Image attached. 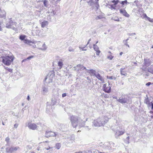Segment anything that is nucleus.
<instances>
[{"instance_id":"58","label":"nucleus","mask_w":153,"mask_h":153,"mask_svg":"<svg viewBox=\"0 0 153 153\" xmlns=\"http://www.w3.org/2000/svg\"><path fill=\"white\" fill-rule=\"evenodd\" d=\"M114 20L115 21H120V19L118 18H116V19H114Z\"/></svg>"},{"instance_id":"62","label":"nucleus","mask_w":153,"mask_h":153,"mask_svg":"<svg viewBox=\"0 0 153 153\" xmlns=\"http://www.w3.org/2000/svg\"><path fill=\"white\" fill-rule=\"evenodd\" d=\"M85 127V128L86 129L88 130H90L91 129V128H88V127H89L88 126H86Z\"/></svg>"},{"instance_id":"47","label":"nucleus","mask_w":153,"mask_h":153,"mask_svg":"<svg viewBox=\"0 0 153 153\" xmlns=\"http://www.w3.org/2000/svg\"><path fill=\"white\" fill-rule=\"evenodd\" d=\"M68 51L70 52H74V50L72 48L69 47L68 48Z\"/></svg>"},{"instance_id":"39","label":"nucleus","mask_w":153,"mask_h":153,"mask_svg":"<svg viewBox=\"0 0 153 153\" xmlns=\"http://www.w3.org/2000/svg\"><path fill=\"white\" fill-rule=\"evenodd\" d=\"M24 42L25 43L27 44H30L31 42V41L28 40L27 39H25L24 41Z\"/></svg>"},{"instance_id":"49","label":"nucleus","mask_w":153,"mask_h":153,"mask_svg":"<svg viewBox=\"0 0 153 153\" xmlns=\"http://www.w3.org/2000/svg\"><path fill=\"white\" fill-rule=\"evenodd\" d=\"M6 70H7L8 71L10 72H12V71H13V69H10V68H7L6 69Z\"/></svg>"},{"instance_id":"18","label":"nucleus","mask_w":153,"mask_h":153,"mask_svg":"<svg viewBox=\"0 0 153 153\" xmlns=\"http://www.w3.org/2000/svg\"><path fill=\"white\" fill-rule=\"evenodd\" d=\"M6 16V13L4 10H1L0 9V17L5 18Z\"/></svg>"},{"instance_id":"46","label":"nucleus","mask_w":153,"mask_h":153,"mask_svg":"<svg viewBox=\"0 0 153 153\" xmlns=\"http://www.w3.org/2000/svg\"><path fill=\"white\" fill-rule=\"evenodd\" d=\"M102 18V16H101L100 15V16H97L96 17L95 19L96 20H98L99 19H101Z\"/></svg>"},{"instance_id":"50","label":"nucleus","mask_w":153,"mask_h":153,"mask_svg":"<svg viewBox=\"0 0 153 153\" xmlns=\"http://www.w3.org/2000/svg\"><path fill=\"white\" fill-rule=\"evenodd\" d=\"M10 140V138L9 137H7L6 139H5V141L7 143H8L9 142V141Z\"/></svg>"},{"instance_id":"8","label":"nucleus","mask_w":153,"mask_h":153,"mask_svg":"<svg viewBox=\"0 0 153 153\" xmlns=\"http://www.w3.org/2000/svg\"><path fill=\"white\" fill-rule=\"evenodd\" d=\"M19 148V147L18 146L8 147L6 149V151L8 153H12V152L16 151Z\"/></svg>"},{"instance_id":"33","label":"nucleus","mask_w":153,"mask_h":153,"mask_svg":"<svg viewBox=\"0 0 153 153\" xmlns=\"http://www.w3.org/2000/svg\"><path fill=\"white\" fill-rule=\"evenodd\" d=\"M61 146V144L59 143H57L56 145V148L57 149H59Z\"/></svg>"},{"instance_id":"60","label":"nucleus","mask_w":153,"mask_h":153,"mask_svg":"<svg viewBox=\"0 0 153 153\" xmlns=\"http://www.w3.org/2000/svg\"><path fill=\"white\" fill-rule=\"evenodd\" d=\"M35 13L36 14L37 13V14L39 15L40 14V11L38 10H36Z\"/></svg>"},{"instance_id":"54","label":"nucleus","mask_w":153,"mask_h":153,"mask_svg":"<svg viewBox=\"0 0 153 153\" xmlns=\"http://www.w3.org/2000/svg\"><path fill=\"white\" fill-rule=\"evenodd\" d=\"M86 46H85V47H84L83 48H81L80 47H79V48H80V49H81L82 50V51H86V49H84V48L86 47Z\"/></svg>"},{"instance_id":"9","label":"nucleus","mask_w":153,"mask_h":153,"mask_svg":"<svg viewBox=\"0 0 153 153\" xmlns=\"http://www.w3.org/2000/svg\"><path fill=\"white\" fill-rule=\"evenodd\" d=\"M49 91L48 86L44 84L42 85V88L41 93L43 95L46 94Z\"/></svg>"},{"instance_id":"32","label":"nucleus","mask_w":153,"mask_h":153,"mask_svg":"<svg viewBox=\"0 0 153 153\" xmlns=\"http://www.w3.org/2000/svg\"><path fill=\"white\" fill-rule=\"evenodd\" d=\"M79 65L83 66L82 65H77V66H76V68H77V71H82V69L81 68V67H80V66H79Z\"/></svg>"},{"instance_id":"57","label":"nucleus","mask_w":153,"mask_h":153,"mask_svg":"<svg viewBox=\"0 0 153 153\" xmlns=\"http://www.w3.org/2000/svg\"><path fill=\"white\" fill-rule=\"evenodd\" d=\"M111 7L112 9H115V7L113 5H111Z\"/></svg>"},{"instance_id":"15","label":"nucleus","mask_w":153,"mask_h":153,"mask_svg":"<svg viewBox=\"0 0 153 153\" xmlns=\"http://www.w3.org/2000/svg\"><path fill=\"white\" fill-rule=\"evenodd\" d=\"M120 13L126 17H129L130 16V15L127 13L125 10L120 9Z\"/></svg>"},{"instance_id":"63","label":"nucleus","mask_w":153,"mask_h":153,"mask_svg":"<svg viewBox=\"0 0 153 153\" xmlns=\"http://www.w3.org/2000/svg\"><path fill=\"white\" fill-rule=\"evenodd\" d=\"M18 125L17 124H15L14 125V127L16 128L18 127Z\"/></svg>"},{"instance_id":"44","label":"nucleus","mask_w":153,"mask_h":153,"mask_svg":"<svg viewBox=\"0 0 153 153\" xmlns=\"http://www.w3.org/2000/svg\"><path fill=\"white\" fill-rule=\"evenodd\" d=\"M107 58L110 60H111L113 58V56H112L111 55H110L107 56Z\"/></svg>"},{"instance_id":"13","label":"nucleus","mask_w":153,"mask_h":153,"mask_svg":"<svg viewBox=\"0 0 153 153\" xmlns=\"http://www.w3.org/2000/svg\"><path fill=\"white\" fill-rule=\"evenodd\" d=\"M55 75L54 72L53 71H51L45 77L44 81L45 82L46 80V79L48 78H49L51 80L52 79V78H53Z\"/></svg>"},{"instance_id":"21","label":"nucleus","mask_w":153,"mask_h":153,"mask_svg":"<svg viewBox=\"0 0 153 153\" xmlns=\"http://www.w3.org/2000/svg\"><path fill=\"white\" fill-rule=\"evenodd\" d=\"M88 72L91 74V76H95L96 74V71L95 70L93 69L88 70Z\"/></svg>"},{"instance_id":"36","label":"nucleus","mask_w":153,"mask_h":153,"mask_svg":"<svg viewBox=\"0 0 153 153\" xmlns=\"http://www.w3.org/2000/svg\"><path fill=\"white\" fill-rule=\"evenodd\" d=\"M25 35H21L19 36V39L22 40H25Z\"/></svg>"},{"instance_id":"24","label":"nucleus","mask_w":153,"mask_h":153,"mask_svg":"<svg viewBox=\"0 0 153 153\" xmlns=\"http://www.w3.org/2000/svg\"><path fill=\"white\" fill-rule=\"evenodd\" d=\"M88 5L91 6H92V9H93L94 7H93L95 2L93 1V0H90L89 1H88Z\"/></svg>"},{"instance_id":"40","label":"nucleus","mask_w":153,"mask_h":153,"mask_svg":"<svg viewBox=\"0 0 153 153\" xmlns=\"http://www.w3.org/2000/svg\"><path fill=\"white\" fill-rule=\"evenodd\" d=\"M144 102L146 104H149V101L148 98H146L145 99L144 101Z\"/></svg>"},{"instance_id":"42","label":"nucleus","mask_w":153,"mask_h":153,"mask_svg":"<svg viewBox=\"0 0 153 153\" xmlns=\"http://www.w3.org/2000/svg\"><path fill=\"white\" fill-rule=\"evenodd\" d=\"M146 20H148L149 22H153V19H151V18H150V17H147V19H146Z\"/></svg>"},{"instance_id":"6","label":"nucleus","mask_w":153,"mask_h":153,"mask_svg":"<svg viewBox=\"0 0 153 153\" xmlns=\"http://www.w3.org/2000/svg\"><path fill=\"white\" fill-rule=\"evenodd\" d=\"M16 23L13 21L12 20L9 19L8 21H7L6 24V27L7 28H11L14 30H16V28L15 26H16Z\"/></svg>"},{"instance_id":"43","label":"nucleus","mask_w":153,"mask_h":153,"mask_svg":"<svg viewBox=\"0 0 153 153\" xmlns=\"http://www.w3.org/2000/svg\"><path fill=\"white\" fill-rule=\"evenodd\" d=\"M119 2V1L118 0H116V1L113 0V1H112V3H114V5H116L118 3V2Z\"/></svg>"},{"instance_id":"25","label":"nucleus","mask_w":153,"mask_h":153,"mask_svg":"<svg viewBox=\"0 0 153 153\" xmlns=\"http://www.w3.org/2000/svg\"><path fill=\"white\" fill-rule=\"evenodd\" d=\"M148 71L149 72L153 74V65H151L148 68Z\"/></svg>"},{"instance_id":"1","label":"nucleus","mask_w":153,"mask_h":153,"mask_svg":"<svg viewBox=\"0 0 153 153\" xmlns=\"http://www.w3.org/2000/svg\"><path fill=\"white\" fill-rule=\"evenodd\" d=\"M69 119L74 128H76L78 125L80 127H83L85 125L84 121L76 116L72 115L70 117Z\"/></svg>"},{"instance_id":"48","label":"nucleus","mask_w":153,"mask_h":153,"mask_svg":"<svg viewBox=\"0 0 153 153\" xmlns=\"http://www.w3.org/2000/svg\"><path fill=\"white\" fill-rule=\"evenodd\" d=\"M143 16L144 18L145 19H147V17H148V16H147L146 14L145 13L143 14Z\"/></svg>"},{"instance_id":"19","label":"nucleus","mask_w":153,"mask_h":153,"mask_svg":"<svg viewBox=\"0 0 153 153\" xmlns=\"http://www.w3.org/2000/svg\"><path fill=\"white\" fill-rule=\"evenodd\" d=\"M144 65L148 67L151 64V62L149 59H144Z\"/></svg>"},{"instance_id":"64","label":"nucleus","mask_w":153,"mask_h":153,"mask_svg":"<svg viewBox=\"0 0 153 153\" xmlns=\"http://www.w3.org/2000/svg\"><path fill=\"white\" fill-rule=\"evenodd\" d=\"M45 149H47V150H49L50 149H52V148H51L50 147H49L48 148H45Z\"/></svg>"},{"instance_id":"14","label":"nucleus","mask_w":153,"mask_h":153,"mask_svg":"<svg viewBox=\"0 0 153 153\" xmlns=\"http://www.w3.org/2000/svg\"><path fill=\"white\" fill-rule=\"evenodd\" d=\"M79 66L81 67V68L82 69V72H81V74L82 75L85 76V75L87 73H88V70L86 69L85 67H84L83 66L79 65Z\"/></svg>"},{"instance_id":"7","label":"nucleus","mask_w":153,"mask_h":153,"mask_svg":"<svg viewBox=\"0 0 153 153\" xmlns=\"http://www.w3.org/2000/svg\"><path fill=\"white\" fill-rule=\"evenodd\" d=\"M121 130H120L118 129L115 131V137L117 138H118L120 136L123 135L125 132V130L124 129L121 128Z\"/></svg>"},{"instance_id":"52","label":"nucleus","mask_w":153,"mask_h":153,"mask_svg":"<svg viewBox=\"0 0 153 153\" xmlns=\"http://www.w3.org/2000/svg\"><path fill=\"white\" fill-rule=\"evenodd\" d=\"M96 54L97 55H99L100 53V51L99 50L97 51H96Z\"/></svg>"},{"instance_id":"29","label":"nucleus","mask_w":153,"mask_h":153,"mask_svg":"<svg viewBox=\"0 0 153 153\" xmlns=\"http://www.w3.org/2000/svg\"><path fill=\"white\" fill-rule=\"evenodd\" d=\"M4 25L3 23V22H2L1 21H0V31H2L3 30L2 27H3Z\"/></svg>"},{"instance_id":"27","label":"nucleus","mask_w":153,"mask_h":153,"mask_svg":"<svg viewBox=\"0 0 153 153\" xmlns=\"http://www.w3.org/2000/svg\"><path fill=\"white\" fill-rule=\"evenodd\" d=\"M58 66L59 67V69H61L62 68L63 65V62L62 61V60H60L58 62Z\"/></svg>"},{"instance_id":"2","label":"nucleus","mask_w":153,"mask_h":153,"mask_svg":"<svg viewBox=\"0 0 153 153\" xmlns=\"http://www.w3.org/2000/svg\"><path fill=\"white\" fill-rule=\"evenodd\" d=\"M108 121L107 118L104 116L99 117L93 122V125L95 127H100L104 126Z\"/></svg>"},{"instance_id":"38","label":"nucleus","mask_w":153,"mask_h":153,"mask_svg":"<svg viewBox=\"0 0 153 153\" xmlns=\"http://www.w3.org/2000/svg\"><path fill=\"white\" fill-rule=\"evenodd\" d=\"M128 3L127 1V0H125L124 1H122L120 3L123 5H124Z\"/></svg>"},{"instance_id":"22","label":"nucleus","mask_w":153,"mask_h":153,"mask_svg":"<svg viewBox=\"0 0 153 153\" xmlns=\"http://www.w3.org/2000/svg\"><path fill=\"white\" fill-rule=\"evenodd\" d=\"M125 68H121L120 69V74L122 75H124L125 76H126L127 75V73H126V71H124Z\"/></svg>"},{"instance_id":"51","label":"nucleus","mask_w":153,"mask_h":153,"mask_svg":"<svg viewBox=\"0 0 153 153\" xmlns=\"http://www.w3.org/2000/svg\"><path fill=\"white\" fill-rule=\"evenodd\" d=\"M27 149H30L32 148V147L30 146V145H28L26 147Z\"/></svg>"},{"instance_id":"45","label":"nucleus","mask_w":153,"mask_h":153,"mask_svg":"<svg viewBox=\"0 0 153 153\" xmlns=\"http://www.w3.org/2000/svg\"><path fill=\"white\" fill-rule=\"evenodd\" d=\"M61 0H51V2L53 3V4L56 3L55 1H60Z\"/></svg>"},{"instance_id":"11","label":"nucleus","mask_w":153,"mask_h":153,"mask_svg":"<svg viewBox=\"0 0 153 153\" xmlns=\"http://www.w3.org/2000/svg\"><path fill=\"white\" fill-rule=\"evenodd\" d=\"M56 135V133L52 131H46L45 133V137H55Z\"/></svg>"},{"instance_id":"16","label":"nucleus","mask_w":153,"mask_h":153,"mask_svg":"<svg viewBox=\"0 0 153 153\" xmlns=\"http://www.w3.org/2000/svg\"><path fill=\"white\" fill-rule=\"evenodd\" d=\"M68 143H73L75 140V135L74 134L71 135L68 137Z\"/></svg>"},{"instance_id":"31","label":"nucleus","mask_w":153,"mask_h":153,"mask_svg":"<svg viewBox=\"0 0 153 153\" xmlns=\"http://www.w3.org/2000/svg\"><path fill=\"white\" fill-rule=\"evenodd\" d=\"M94 6H95L96 9L97 10L98 9V8L99 7V5L98 1H96V2H95Z\"/></svg>"},{"instance_id":"59","label":"nucleus","mask_w":153,"mask_h":153,"mask_svg":"<svg viewBox=\"0 0 153 153\" xmlns=\"http://www.w3.org/2000/svg\"><path fill=\"white\" fill-rule=\"evenodd\" d=\"M95 152L96 153H101L102 152H100L98 150H96L95 151Z\"/></svg>"},{"instance_id":"3","label":"nucleus","mask_w":153,"mask_h":153,"mask_svg":"<svg viewBox=\"0 0 153 153\" xmlns=\"http://www.w3.org/2000/svg\"><path fill=\"white\" fill-rule=\"evenodd\" d=\"M37 125H40V127H39V126H37V125L34 123H28V126L29 129L32 130H34L36 129L39 131H41L43 129L44 125L42 124L41 123H37Z\"/></svg>"},{"instance_id":"12","label":"nucleus","mask_w":153,"mask_h":153,"mask_svg":"<svg viewBox=\"0 0 153 153\" xmlns=\"http://www.w3.org/2000/svg\"><path fill=\"white\" fill-rule=\"evenodd\" d=\"M109 84L107 86L106 84H104L103 85V91L105 92L109 93L111 92V87L109 86Z\"/></svg>"},{"instance_id":"10","label":"nucleus","mask_w":153,"mask_h":153,"mask_svg":"<svg viewBox=\"0 0 153 153\" xmlns=\"http://www.w3.org/2000/svg\"><path fill=\"white\" fill-rule=\"evenodd\" d=\"M37 43V45H39L38 47H39V48L40 49L42 50H45L46 49L47 47L45 43L42 44V42L39 41Z\"/></svg>"},{"instance_id":"20","label":"nucleus","mask_w":153,"mask_h":153,"mask_svg":"<svg viewBox=\"0 0 153 153\" xmlns=\"http://www.w3.org/2000/svg\"><path fill=\"white\" fill-rule=\"evenodd\" d=\"M96 78L102 82H103L104 79L101 76L99 73H96L95 76Z\"/></svg>"},{"instance_id":"37","label":"nucleus","mask_w":153,"mask_h":153,"mask_svg":"<svg viewBox=\"0 0 153 153\" xmlns=\"http://www.w3.org/2000/svg\"><path fill=\"white\" fill-rule=\"evenodd\" d=\"M43 4L45 7H47L48 6V1L47 0H45L43 1Z\"/></svg>"},{"instance_id":"23","label":"nucleus","mask_w":153,"mask_h":153,"mask_svg":"<svg viewBox=\"0 0 153 153\" xmlns=\"http://www.w3.org/2000/svg\"><path fill=\"white\" fill-rule=\"evenodd\" d=\"M48 24V22L47 21H44L41 23V27L44 28L47 26Z\"/></svg>"},{"instance_id":"61","label":"nucleus","mask_w":153,"mask_h":153,"mask_svg":"<svg viewBox=\"0 0 153 153\" xmlns=\"http://www.w3.org/2000/svg\"><path fill=\"white\" fill-rule=\"evenodd\" d=\"M33 57V56H29L27 58V59H30L32 58Z\"/></svg>"},{"instance_id":"5","label":"nucleus","mask_w":153,"mask_h":153,"mask_svg":"<svg viewBox=\"0 0 153 153\" xmlns=\"http://www.w3.org/2000/svg\"><path fill=\"white\" fill-rule=\"evenodd\" d=\"M2 62L6 65H9L13 60V58L11 56H5L2 57Z\"/></svg>"},{"instance_id":"35","label":"nucleus","mask_w":153,"mask_h":153,"mask_svg":"<svg viewBox=\"0 0 153 153\" xmlns=\"http://www.w3.org/2000/svg\"><path fill=\"white\" fill-rule=\"evenodd\" d=\"M102 143H100L99 144V146L100 147H102L104 149V146H105L106 144L107 143H105L104 144H101Z\"/></svg>"},{"instance_id":"41","label":"nucleus","mask_w":153,"mask_h":153,"mask_svg":"<svg viewBox=\"0 0 153 153\" xmlns=\"http://www.w3.org/2000/svg\"><path fill=\"white\" fill-rule=\"evenodd\" d=\"M56 103V100L53 99H52L51 104L53 105H55Z\"/></svg>"},{"instance_id":"55","label":"nucleus","mask_w":153,"mask_h":153,"mask_svg":"<svg viewBox=\"0 0 153 153\" xmlns=\"http://www.w3.org/2000/svg\"><path fill=\"white\" fill-rule=\"evenodd\" d=\"M36 150H37L38 151H41L42 149H41V147H39V146L37 147V149H36Z\"/></svg>"},{"instance_id":"34","label":"nucleus","mask_w":153,"mask_h":153,"mask_svg":"<svg viewBox=\"0 0 153 153\" xmlns=\"http://www.w3.org/2000/svg\"><path fill=\"white\" fill-rule=\"evenodd\" d=\"M107 78L109 79H114V80H116L117 79L116 77H114L113 76H107Z\"/></svg>"},{"instance_id":"28","label":"nucleus","mask_w":153,"mask_h":153,"mask_svg":"<svg viewBox=\"0 0 153 153\" xmlns=\"http://www.w3.org/2000/svg\"><path fill=\"white\" fill-rule=\"evenodd\" d=\"M51 105H48L46 106V111L48 113L49 112L51 111Z\"/></svg>"},{"instance_id":"53","label":"nucleus","mask_w":153,"mask_h":153,"mask_svg":"<svg viewBox=\"0 0 153 153\" xmlns=\"http://www.w3.org/2000/svg\"><path fill=\"white\" fill-rule=\"evenodd\" d=\"M152 83L151 82H149L146 83V85L147 86H149L150 85H151ZM152 84H153V83H152Z\"/></svg>"},{"instance_id":"17","label":"nucleus","mask_w":153,"mask_h":153,"mask_svg":"<svg viewBox=\"0 0 153 153\" xmlns=\"http://www.w3.org/2000/svg\"><path fill=\"white\" fill-rule=\"evenodd\" d=\"M59 126L60 129L63 131H65L66 130L68 127L67 125H65L64 124H60Z\"/></svg>"},{"instance_id":"56","label":"nucleus","mask_w":153,"mask_h":153,"mask_svg":"<svg viewBox=\"0 0 153 153\" xmlns=\"http://www.w3.org/2000/svg\"><path fill=\"white\" fill-rule=\"evenodd\" d=\"M67 95V94L65 93H64L63 94H62V97H66Z\"/></svg>"},{"instance_id":"30","label":"nucleus","mask_w":153,"mask_h":153,"mask_svg":"<svg viewBox=\"0 0 153 153\" xmlns=\"http://www.w3.org/2000/svg\"><path fill=\"white\" fill-rule=\"evenodd\" d=\"M93 48L95 51L99 50V47L96 44L93 45Z\"/></svg>"},{"instance_id":"26","label":"nucleus","mask_w":153,"mask_h":153,"mask_svg":"<svg viewBox=\"0 0 153 153\" xmlns=\"http://www.w3.org/2000/svg\"><path fill=\"white\" fill-rule=\"evenodd\" d=\"M104 149L106 150H111V148L109 146V144H108V143L106 144L105 147H104Z\"/></svg>"},{"instance_id":"4","label":"nucleus","mask_w":153,"mask_h":153,"mask_svg":"<svg viewBox=\"0 0 153 153\" xmlns=\"http://www.w3.org/2000/svg\"><path fill=\"white\" fill-rule=\"evenodd\" d=\"M117 101L122 104L125 103L130 104L131 103V98L127 95H125L121 96L117 100Z\"/></svg>"}]
</instances>
